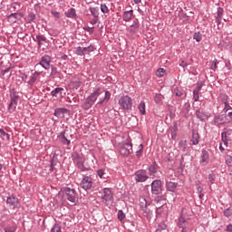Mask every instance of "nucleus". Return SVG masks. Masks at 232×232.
<instances>
[{
  "instance_id": "55",
  "label": "nucleus",
  "mask_w": 232,
  "mask_h": 232,
  "mask_svg": "<svg viewBox=\"0 0 232 232\" xmlns=\"http://www.w3.org/2000/svg\"><path fill=\"white\" fill-rule=\"evenodd\" d=\"M16 229L15 227H7L5 228V232H15Z\"/></svg>"
},
{
  "instance_id": "49",
  "label": "nucleus",
  "mask_w": 232,
  "mask_h": 232,
  "mask_svg": "<svg viewBox=\"0 0 232 232\" xmlns=\"http://www.w3.org/2000/svg\"><path fill=\"white\" fill-rule=\"evenodd\" d=\"M76 54H77V55H81V56L84 55L83 47H81V46L77 47V49H76Z\"/></svg>"
},
{
  "instance_id": "30",
  "label": "nucleus",
  "mask_w": 232,
  "mask_h": 232,
  "mask_svg": "<svg viewBox=\"0 0 232 232\" xmlns=\"http://www.w3.org/2000/svg\"><path fill=\"white\" fill-rule=\"evenodd\" d=\"M159 169V166H157V163H152L149 167V172L150 177H155V173H157V170Z\"/></svg>"
},
{
  "instance_id": "4",
  "label": "nucleus",
  "mask_w": 232,
  "mask_h": 232,
  "mask_svg": "<svg viewBox=\"0 0 232 232\" xmlns=\"http://www.w3.org/2000/svg\"><path fill=\"white\" fill-rule=\"evenodd\" d=\"M229 122H231V120L227 118V114H218L214 117V123L216 126L229 124Z\"/></svg>"
},
{
  "instance_id": "54",
  "label": "nucleus",
  "mask_w": 232,
  "mask_h": 232,
  "mask_svg": "<svg viewBox=\"0 0 232 232\" xmlns=\"http://www.w3.org/2000/svg\"><path fill=\"white\" fill-rule=\"evenodd\" d=\"M224 104V111L225 113H227V111H229V110H231V105H229V102H227V103H223Z\"/></svg>"
},
{
  "instance_id": "52",
  "label": "nucleus",
  "mask_w": 232,
  "mask_h": 232,
  "mask_svg": "<svg viewBox=\"0 0 232 232\" xmlns=\"http://www.w3.org/2000/svg\"><path fill=\"white\" fill-rule=\"evenodd\" d=\"M216 179H217V177L215 176V174H210L208 176V182H210V184H215Z\"/></svg>"
},
{
  "instance_id": "38",
  "label": "nucleus",
  "mask_w": 232,
  "mask_h": 232,
  "mask_svg": "<svg viewBox=\"0 0 232 232\" xmlns=\"http://www.w3.org/2000/svg\"><path fill=\"white\" fill-rule=\"evenodd\" d=\"M143 150H144V145L140 144L138 147V150L136 151V157H138V158L142 157Z\"/></svg>"
},
{
  "instance_id": "5",
  "label": "nucleus",
  "mask_w": 232,
  "mask_h": 232,
  "mask_svg": "<svg viewBox=\"0 0 232 232\" xmlns=\"http://www.w3.org/2000/svg\"><path fill=\"white\" fill-rule=\"evenodd\" d=\"M135 181L136 182H146L150 176H148V170L146 169H139L134 173Z\"/></svg>"
},
{
  "instance_id": "58",
  "label": "nucleus",
  "mask_w": 232,
  "mask_h": 232,
  "mask_svg": "<svg viewBox=\"0 0 232 232\" xmlns=\"http://www.w3.org/2000/svg\"><path fill=\"white\" fill-rule=\"evenodd\" d=\"M224 215H225V217H227V218L231 217V215H232V209H230V208L226 209V210L224 211Z\"/></svg>"
},
{
  "instance_id": "32",
  "label": "nucleus",
  "mask_w": 232,
  "mask_h": 232,
  "mask_svg": "<svg viewBox=\"0 0 232 232\" xmlns=\"http://www.w3.org/2000/svg\"><path fill=\"white\" fill-rule=\"evenodd\" d=\"M138 109L140 110L141 115H146V102H140L138 106Z\"/></svg>"
},
{
  "instance_id": "13",
  "label": "nucleus",
  "mask_w": 232,
  "mask_h": 232,
  "mask_svg": "<svg viewBox=\"0 0 232 232\" xmlns=\"http://www.w3.org/2000/svg\"><path fill=\"white\" fill-rule=\"evenodd\" d=\"M6 204L11 209H15V208H19V198L14 196H10L6 199Z\"/></svg>"
},
{
  "instance_id": "53",
  "label": "nucleus",
  "mask_w": 232,
  "mask_h": 232,
  "mask_svg": "<svg viewBox=\"0 0 232 232\" xmlns=\"http://www.w3.org/2000/svg\"><path fill=\"white\" fill-rule=\"evenodd\" d=\"M52 15L55 18V19H60L61 18V13L57 12V11H51Z\"/></svg>"
},
{
  "instance_id": "29",
  "label": "nucleus",
  "mask_w": 232,
  "mask_h": 232,
  "mask_svg": "<svg viewBox=\"0 0 232 232\" xmlns=\"http://www.w3.org/2000/svg\"><path fill=\"white\" fill-rule=\"evenodd\" d=\"M223 15H224V9L222 7H218L217 12V16H216V21L217 23H218V24H220Z\"/></svg>"
},
{
  "instance_id": "63",
  "label": "nucleus",
  "mask_w": 232,
  "mask_h": 232,
  "mask_svg": "<svg viewBox=\"0 0 232 232\" xmlns=\"http://www.w3.org/2000/svg\"><path fill=\"white\" fill-rule=\"evenodd\" d=\"M227 231L232 232V225H231V224H229L228 226H227Z\"/></svg>"
},
{
  "instance_id": "40",
  "label": "nucleus",
  "mask_w": 232,
  "mask_h": 232,
  "mask_svg": "<svg viewBox=\"0 0 232 232\" xmlns=\"http://www.w3.org/2000/svg\"><path fill=\"white\" fill-rule=\"evenodd\" d=\"M173 93L174 95H176V97H182V95H184V92H182V91L179 89V87L174 88Z\"/></svg>"
},
{
  "instance_id": "33",
  "label": "nucleus",
  "mask_w": 232,
  "mask_h": 232,
  "mask_svg": "<svg viewBox=\"0 0 232 232\" xmlns=\"http://www.w3.org/2000/svg\"><path fill=\"white\" fill-rule=\"evenodd\" d=\"M16 108H17V103L14 102H10V103L8 105L9 113H14V111H15Z\"/></svg>"
},
{
  "instance_id": "44",
  "label": "nucleus",
  "mask_w": 232,
  "mask_h": 232,
  "mask_svg": "<svg viewBox=\"0 0 232 232\" xmlns=\"http://www.w3.org/2000/svg\"><path fill=\"white\" fill-rule=\"evenodd\" d=\"M126 218V214L122 210L118 211V219L120 222H122Z\"/></svg>"
},
{
  "instance_id": "16",
  "label": "nucleus",
  "mask_w": 232,
  "mask_h": 232,
  "mask_svg": "<svg viewBox=\"0 0 232 232\" xmlns=\"http://www.w3.org/2000/svg\"><path fill=\"white\" fill-rule=\"evenodd\" d=\"M68 114V109L65 108H58L54 111V117L58 119H64V115Z\"/></svg>"
},
{
  "instance_id": "46",
  "label": "nucleus",
  "mask_w": 232,
  "mask_h": 232,
  "mask_svg": "<svg viewBox=\"0 0 232 232\" xmlns=\"http://www.w3.org/2000/svg\"><path fill=\"white\" fill-rule=\"evenodd\" d=\"M225 160L227 166H230L232 164V157L230 155L225 156Z\"/></svg>"
},
{
  "instance_id": "11",
  "label": "nucleus",
  "mask_w": 232,
  "mask_h": 232,
  "mask_svg": "<svg viewBox=\"0 0 232 232\" xmlns=\"http://www.w3.org/2000/svg\"><path fill=\"white\" fill-rule=\"evenodd\" d=\"M102 200L103 204H108V202H111V200H113V193H111V189L108 188H103Z\"/></svg>"
},
{
  "instance_id": "8",
  "label": "nucleus",
  "mask_w": 232,
  "mask_h": 232,
  "mask_svg": "<svg viewBox=\"0 0 232 232\" xmlns=\"http://www.w3.org/2000/svg\"><path fill=\"white\" fill-rule=\"evenodd\" d=\"M139 28H140L139 20H135L131 25L126 28L127 35L129 37H135V35H137V33L139 32Z\"/></svg>"
},
{
  "instance_id": "34",
  "label": "nucleus",
  "mask_w": 232,
  "mask_h": 232,
  "mask_svg": "<svg viewBox=\"0 0 232 232\" xmlns=\"http://www.w3.org/2000/svg\"><path fill=\"white\" fill-rule=\"evenodd\" d=\"M228 99H229V97L227 96V94L221 93L219 95V101H220V102H222V104H226V103L229 102Z\"/></svg>"
},
{
  "instance_id": "10",
  "label": "nucleus",
  "mask_w": 232,
  "mask_h": 232,
  "mask_svg": "<svg viewBox=\"0 0 232 232\" xmlns=\"http://www.w3.org/2000/svg\"><path fill=\"white\" fill-rule=\"evenodd\" d=\"M92 186H93V179L90 176H85L81 181V188L88 191V189H92Z\"/></svg>"
},
{
  "instance_id": "7",
  "label": "nucleus",
  "mask_w": 232,
  "mask_h": 232,
  "mask_svg": "<svg viewBox=\"0 0 232 232\" xmlns=\"http://www.w3.org/2000/svg\"><path fill=\"white\" fill-rule=\"evenodd\" d=\"M52 63V57L50 55L45 54L42 56L40 62L35 65V68L37 66H42L44 70H50V64Z\"/></svg>"
},
{
  "instance_id": "23",
  "label": "nucleus",
  "mask_w": 232,
  "mask_h": 232,
  "mask_svg": "<svg viewBox=\"0 0 232 232\" xmlns=\"http://www.w3.org/2000/svg\"><path fill=\"white\" fill-rule=\"evenodd\" d=\"M178 226L182 229L181 232H188V230H186V227H188V221H186L184 218H179Z\"/></svg>"
},
{
  "instance_id": "37",
  "label": "nucleus",
  "mask_w": 232,
  "mask_h": 232,
  "mask_svg": "<svg viewBox=\"0 0 232 232\" xmlns=\"http://www.w3.org/2000/svg\"><path fill=\"white\" fill-rule=\"evenodd\" d=\"M10 99H11V102H14L17 104V101H19V95H17V93L14 92L13 93L10 94Z\"/></svg>"
},
{
  "instance_id": "25",
  "label": "nucleus",
  "mask_w": 232,
  "mask_h": 232,
  "mask_svg": "<svg viewBox=\"0 0 232 232\" xmlns=\"http://www.w3.org/2000/svg\"><path fill=\"white\" fill-rule=\"evenodd\" d=\"M196 115H197V118L202 121H208V119L211 117V115L209 113L200 112V111H197Z\"/></svg>"
},
{
  "instance_id": "48",
  "label": "nucleus",
  "mask_w": 232,
  "mask_h": 232,
  "mask_svg": "<svg viewBox=\"0 0 232 232\" xmlns=\"http://www.w3.org/2000/svg\"><path fill=\"white\" fill-rule=\"evenodd\" d=\"M194 39L197 41V43H200L202 41V35L198 33L194 34Z\"/></svg>"
},
{
  "instance_id": "17",
  "label": "nucleus",
  "mask_w": 232,
  "mask_h": 232,
  "mask_svg": "<svg viewBox=\"0 0 232 232\" xmlns=\"http://www.w3.org/2000/svg\"><path fill=\"white\" fill-rule=\"evenodd\" d=\"M23 17V14L20 13H13L7 16V21L9 23H17L19 19Z\"/></svg>"
},
{
  "instance_id": "51",
  "label": "nucleus",
  "mask_w": 232,
  "mask_h": 232,
  "mask_svg": "<svg viewBox=\"0 0 232 232\" xmlns=\"http://www.w3.org/2000/svg\"><path fill=\"white\" fill-rule=\"evenodd\" d=\"M33 21H35V14L29 13V14H28V23H32Z\"/></svg>"
},
{
  "instance_id": "59",
  "label": "nucleus",
  "mask_w": 232,
  "mask_h": 232,
  "mask_svg": "<svg viewBox=\"0 0 232 232\" xmlns=\"http://www.w3.org/2000/svg\"><path fill=\"white\" fill-rule=\"evenodd\" d=\"M94 27H83L84 32H89V34H93Z\"/></svg>"
},
{
  "instance_id": "22",
  "label": "nucleus",
  "mask_w": 232,
  "mask_h": 232,
  "mask_svg": "<svg viewBox=\"0 0 232 232\" xmlns=\"http://www.w3.org/2000/svg\"><path fill=\"white\" fill-rule=\"evenodd\" d=\"M122 19L125 23H130L133 19V10L124 11L122 14Z\"/></svg>"
},
{
  "instance_id": "21",
  "label": "nucleus",
  "mask_w": 232,
  "mask_h": 232,
  "mask_svg": "<svg viewBox=\"0 0 232 232\" xmlns=\"http://www.w3.org/2000/svg\"><path fill=\"white\" fill-rule=\"evenodd\" d=\"M64 15L69 19H77V11H75V8L72 7L64 13Z\"/></svg>"
},
{
  "instance_id": "28",
  "label": "nucleus",
  "mask_w": 232,
  "mask_h": 232,
  "mask_svg": "<svg viewBox=\"0 0 232 232\" xmlns=\"http://www.w3.org/2000/svg\"><path fill=\"white\" fill-rule=\"evenodd\" d=\"M179 184L173 181H166V188L168 189V191H175V189H177V186Z\"/></svg>"
},
{
  "instance_id": "39",
  "label": "nucleus",
  "mask_w": 232,
  "mask_h": 232,
  "mask_svg": "<svg viewBox=\"0 0 232 232\" xmlns=\"http://www.w3.org/2000/svg\"><path fill=\"white\" fill-rule=\"evenodd\" d=\"M165 74H166V70L164 68H160L156 72L157 77H164Z\"/></svg>"
},
{
  "instance_id": "14",
  "label": "nucleus",
  "mask_w": 232,
  "mask_h": 232,
  "mask_svg": "<svg viewBox=\"0 0 232 232\" xmlns=\"http://www.w3.org/2000/svg\"><path fill=\"white\" fill-rule=\"evenodd\" d=\"M221 139L225 146H227V140H232V129H228L221 133Z\"/></svg>"
},
{
  "instance_id": "20",
  "label": "nucleus",
  "mask_w": 232,
  "mask_h": 232,
  "mask_svg": "<svg viewBox=\"0 0 232 232\" xmlns=\"http://www.w3.org/2000/svg\"><path fill=\"white\" fill-rule=\"evenodd\" d=\"M39 75H41V72L35 71L34 73H33V74L30 76L29 81L27 82V83L29 84V86H34V84H35L37 79H39Z\"/></svg>"
},
{
  "instance_id": "64",
  "label": "nucleus",
  "mask_w": 232,
  "mask_h": 232,
  "mask_svg": "<svg viewBox=\"0 0 232 232\" xmlns=\"http://www.w3.org/2000/svg\"><path fill=\"white\" fill-rule=\"evenodd\" d=\"M228 171H229L230 175H232V164L228 165Z\"/></svg>"
},
{
  "instance_id": "47",
  "label": "nucleus",
  "mask_w": 232,
  "mask_h": 232,
  "mask_svg": "<svg viewBox=\"0 0 232 232\" xmlns=\"http://www.w3.org/2000/svg\"><path fill=\"white\" fill-rule=\"evenodd\" d=\"M93 45L83 47V53H90V52H93Z\"/></svg>"
},
{
  "instance_id": "12",
  "label": "nucleus",
  "mask_w": 232,
  "mask_h": 232,
  "mask_svg": "<svg viewBox=\"0 0 232 232\" xmlns=\"http://www.w3.org/2000/svg\"><path fill=\"white\" fill-rule=\"evenodd\" d=\"M65 195H66L67 200H69V202H72V204H75V202H77L75 189L70 188H65Z\"/></svg>"
},
{
  "instance_id": "62",
  "label": "nucleus",
  "mask_w": 232,
  "mask_h": 232,
  "mask_svg": "<svg viewBox=\"0 0 232 232\" xmlns=\"http://www.w3.org/2000/svg\"><path fill=\"white\" fill-rule=\"evenodd\" d=\"M202 191H204V188L202 187L198 186L197 188V192L199 194V193H202Z\"/></svg>"
},
{
  "instance_id": "56",
  "label": "nucleus",
  "mask_w": 232,
  "mask_h": 232,
  "mask_svg": "<svg viewBox=\"0 0 232 232\" xmlns=\"http://www.w3.org/2000/svg\"><path fill=\"white\" fill-rule=\"evenodd\" d=\"M218 63V60L215 59L213 62H212V64L210 66V69L211 70H217V64Z\"/></svg>"
},
{
  "instance_id": "3",
  "label": "nucleus",
  "mask_w": 232,
  "mask_h": 232,
  "mask_svg": "<svg viewBox=\"0 0 232 232\" xmlns=\"http://www.w3.org/2000/svg\"><path fill=\"white\" fill-rule=\"evenodd\" d=\"M72 160L75 166L81 169V171H86V167H84V161L86 159H84L83 156L80 155L79 153H75L72 155Z\"/></svg>"
},
{
  "instance_id": "41",
  "label": "nucleus",
  "mask_w": 232,
  "mask_h": 232,
  "mask_svg": "<svg viewBox=\"0 0 232 232\" xmlns=\"http://www.w3.org/2000/svg\"><path fill=\"white\" fill-rule=\"evenodd\" d=\"M188 144V141L186 140H181L179 141V150L186 151V146Z\"/></svg>"
},
{
  "instance_id": "31",
  "label": "nucleus",
  "mask_w": 232,
  "mask_h": 232,
  "mask_svg": "<svg viewBox=\"0 0 232 232\" xmlns=\"http://www.w3.org/2000/svg\"><path fill=\"white\" fill-rule=\"evenodd\" d=\"M0 138L2 139V140L8 141V140H10V134H8V132L5 131V130L0 129Z\"/></svg>"
},
{
  "instance_id": "43",
  "label": "nucleus",
  "mask_w": 232,
  "mask_h": 232,
  "mask_svg": "<svg viewBox=\"0 0 232 232\" xmlns=\"http://www.w3.org/2000/svg\"><path fill=\"white\" fill-rule=\"evenodd\" d=\"M36 41L38 43V45L41 46V43H46V37L43 36V35H37L36 36Z\"/></svg>"
},
{
  "instance_id": "27",
  "label": "nucleus",
  "mask_w": 232,
  "mask_h": 232,
  "mask_svg": "<svg viewBox=\"0 0 232 232\" xmlns=\"http://www.w3.org/2000/svg\"><path fill=\"white\" fill-rule=\"evenodd\" d=\"M199 139H200V136L198 135V132H197L196 130H193L192 137L190 140V142H192V145L197 146V144H198Z\"/></svg>"
},
{
  "instance_id": "42",
  "label": "nucleus",
  "mask_w": 232,
  "mask_h": 232,
  "mask_svg": "<svg viewBox=\"0 0 232 232\" xmlns=\"http://www.w3.org/2000/svg\"><path fill=\"white\" fill-rule=\"evenodd\" d=\"M101 12L102 14H110V9L108 8V5H106V4L101 5Z\"/></svg>"
},
{
  "instance_id": "35",
  "label": "nucleus",
  "mask_w": 232,
  "mask_h": 232,
  "mask_svg": "<svg viewBox=\"0 0 232 232\" xmlns=\"http://www.w3.org/2000/svg\"><path fill=\"white\" fill-rule=\"evenodd\" d=\"M89 10L91 12V14L93 15L95 17V19H97V17H99V8L90 7Z\"/></svg>"
},
{
  "instance_id": "15",
  "label": "nucleus",
  "mask_w": 232,
  "mask_h": 232,
  "mask_svg": "<svg viewBox=\"0 0 232 232\" xmlns=\"http://www.w3.org/2000/svg\"><path fill=\"white\" fill-rule=\"evenodd\" d=\"M201 166H208L209 164V152L208 150H203L201 152V160L199 161Z\"/></svg>"
},
{
  "instance_id": "18",
  "label": "nucleus",
  "mask_w": 232,
  "mask_h": 232,
  "mask_svg": "<svg viewBox=\"0 0 232 232\" xmlns=\"http://www.w3.org/2000/svg\"><path fill=\"white\" fill-rule=\"evenodd\" d=\"M68 135H66V130H63L59 133L58 138L60 139L61 142L63 143L65 146H70L71 141L68 140Z\"/></svg>"
},
{
  "instance_id": "9",
  "label": "nucleus",
  "mask_w": 232,
  "mask_h": 232,
  "mask_svg": "<svg viewBox=\"0 0 232 232\" xmlns=\"http://www.w3.org/2000/svg\"><path fill=\"white\" fill-rule=\"evenodd\" d=\"M152 195H160L162 193V182L159 179H155L151 183Z\"/></svg>"
},
{
  "instance_id": "45",
  "label": "nucleus",
  "mask_w": 232,
  "mask_h": 232,
  "mask_svg": "<svg viewBox=\"0 0 232 232\" xmlns=\"http://www.w3.org/2000/svg\"><path fill=\"white\" fill-rule=\"evenodd\" d=\"M97 175L100 179H106V172H104V169H98Z\"/></svg>"
},
{
  "instance_id": "61",
  "label": "nucleus",
  "mask_w": 232,
  "mask_h": 232,
  "mask_svg": "<svg viewBox=\"0 0 232 232\" xmlns=\"http://www.w3.org/2000/svg\"><path fill=\"white\" fill-rule=\"evenodd\" d=\"M55 73H57V68L53 67L52 72H51V75H55Z\"/></svg>"
},
{
  "instance_id": "26",
  "label": "nucleus",
  "mask_w": 232,
  "mask_h": 232,
  "mask_svg": "<svg viewBox=\"0 0 232 232\" xmlns=\"http://www.w3.org/2000/svg\"><path fill=\"white\" fill-rule=\"evenodd\" d=\"M63 92H64V89L63 87H58L51 92V95L52 97H63Z\"/></svg>"
},
{
  "instance_id": "6",
  "label": "nucleus",
  "mask_w": 232,
  "mask_h": 232,
  "mask_svg": "<svg viewBox=\"0 0 232 232\" xmlns=\"http://www.w3.org/2000/svg\"><path fill=\"white\" fill-rule=\"evenodd\" d=\"M131 151H133V144H131V141L130 140L123 143L120 148V153L121 155H123V157H128Z\"/></svg>"
},
{
  "instance_id": "1",
  "label": "nucleus",
  "mask_w": 232,
  "mask_h": 232,
  "mask_svg": "<svg viewBox=\"0 0 232 232\" xmlns=\"http://www.w3.org/2000/svg\"><path fill=\"white\" fill-rule=\"evenodd\" d=\"M101 95H102V90L101 88H97L92 93L90 94L89 97L86 98L84 103L82 105L83 110H90V108L95 104V101H97Z\"/></svg>"
},
{
  "instance_id": "19",
  "label": "nucleus",
  "mask_w": 232,
  "mask_h": 232,
  "mask_svg": "<svg viewBox=\"0 0 232 232\" xmlns=\"http://www.w3.org/2000/svg\"><path fill=\"white\" fill-rule=\"evenodd\" d=\"M110 99H111V92H110L109 91H106L105 96L100 99L98 104H100L101 106L104 104H108V102H110Z\"/></svg>"
},
{
  "instance_id": "24",
  "label": "nucleus",
  "mask_w": 232,
  "mask_h": 232,
  "mask_svg": "<svg viewBox=\"0 0 232 232\" xmlns=\"http://www.w3.org/2000/svg\"><path fill=\"white\" fill-rule=\"evenodd\" d=\"M200 90H202V85H198L193 91V100L195 102H198V99H200Z\"/></svg>"
},
{
  "instance_id": "50",
  "label": "nucleus",
  "mask_w": 232,
  "mask_h": 232,
  "mask_svg": "<svg viewBox=\"0 0 232 232\" xmlns=\"http://www.w3.org/2000/svg\"><path fill=\"white\" fill-rule=\"evenodd\" d=\"M51 232H61V226L55 224V225L52 227Z\"/></svg>"
},
{
  "instance_id": "36",
  "label": "nucleus",
  "mask_w": 232,
  "mask_h": 232,
  "mask_svg": "<svg viewBox=\"0 0 232 232\" xmlns=\"http://www.w3.org/2000/svg\"><path fill=\"white\" fill-rule=\"evenodd\" d=\"M164 101V96L162 94H156L154 97V102L156 104H160Z\"/></svg>"
},
{
  "instance_id": "57",
  "label": "nucleus",
  "mask_w": 232,
  "mask_h": 232,
  "mask_svg": "<svg viewBox=\"0 0 232 232\" xmlns=\"http://www.w3.org/2000/svg\"><path fill=\"white\" fill-rule=\"evenodd\" d=\"M170 135H171V140H175V139H177V129H174L173 130H171Z\"/></svg>"
},
{
  "instance_id": "2",
  "label": "nucleus",
  "mask_w": 232,
  "mask_h": 232,
  "mask_svg": "<svg viewBox=\"0 0 232 232\" xmlns=\"http://www.w3.org/2000/svg\"><path fill=\"white\" fill-rule=\"evenodd\" d=\"M118 104L121 106V110L130 111L131 108H133V100L128 95L121 96L118 102Z\"/></svg>"
},
{
  "instance_id": "60",
  "label": "nucleus",
  "mask_w": 232,
  "mask_h": 232,
  "mask_svg": "<svg viewBox=\"0 0 232 232\" xmlns=\"http://www.w3.org/2000/svg\"><path fill=\"white\" fill-rule=\"evenodd\" d=\"M179 66H181V68H187L188 67V63H186L185 61H181L179 63Z\"/></svg>"
}]
</instances>
